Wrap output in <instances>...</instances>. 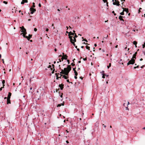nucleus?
I'll use <instances>...</instances> for the list:
<instances>
[{
    "mask_svg": "<svg viewBox=\"0 0 145 145\" xmlns=\"http://www.w3.org/2000/svg\"><path fill=\"white\" fill-rule=\"evenodd\" d=\"M60 97H61V98H62V97H63V93H62L61 95H60Z\"/></svg>",
    "mask_w": 145,
    "mask_h": 145,
    "instance_id": "47",
    "label": "nucleus"
},
{
    "mask_svg": "<svg viewBox=\"0 0 145 145\" xmlns=\"http://www.w3.org/2000/svg\"><path fill=\"white\" fill-rule=\"evenodd\" d=\"M7 104H8L9 103H10V99H7Z\"/></svg>",
    "mask_w": 145,
    "mask_h": 145,
    "instance_id": "15",
    "label": "nucleus"
},
{
    "mask_svg": "<svg viewBox=\"0 0 145 145\" xmlns=\"http://www.w3.org/2000/svg\"><path fill=\"white\" fill-rule=\"evenodd\" d=\"M116 0H115V2H113V4L114 5H116Z\"/></svg>",
    "mask_w": 145,
    "mask_h": 145,
    "instance_id": "27",
    "label": "nucleus"
},
{
    "mask_svg": "<svg viewBox=\"0 0 145 145\" xmlns=\"http://www.w3.org/2000/svg\"><path fill=\"white\" fill-rule=\"evenodd\" d=\"M5 80H3L2 82V83L3 84V86L4 85V84H5Z\"/></svg>",
    "mask_w": 145,
    "mask_h": 145,
    "instance_id": "23",
    "label": "nucleus"
},
{
    "mask_svg": "<svg viewBox=\"0 0 145 145\" xmlns=\"http://www.w3.org/2000/svg\"><path fill=\"white\" fill-rule=\"evenodd\" d=\"M125 108L126 110H129V108H128V106H125Z\"/></svg>",
    "mask_w": 145,
    "mask_h": 145,
    "instance_id": "37",
    "label": "nucleus"
},
{
    "mask_svg": "<svg viewBox=\"0 0 145 145\" xmlns=\"http://www.w3.org/2000/svg\"><path fill=\"white\" fill-rule=\"evenodd\" d=\"M135 62V59H131L127 63V65H128L130 64H133Z\"/></svg>",
    "mask_w": 145,
    "mask_h": 145,
    "instance_id": "2",
    "label": "nucleus"
},
{
    "mask_svg": "<svg viewBox=\"0 0 145 145\" xmlns=\"http://www.w3.org/2000/svg\"><path fill=\"white\" fill-rule=\"evenodd\" d=\"M74 35H74V37H73V38H77L78 37V36L76 35V33H75Z\"/></svg>",
    "mask_w": 145,
    "mask_h": 145,
    "instance_id": "25",
    "label": "nucleus"
},
{
    "mask_svg": "<svg viewBox=\"0 0 145 145\" xmlns=\"http://www.w3.org/2000/svg\"><path fill=\"white\" fill-rule=\"evenodd\" d=\"M86 48L87 49H88V50H89L90 47L88 46H86Z\"/></svg>",
    "mask_w": 145,
    "mask_h": 145,
    "instance_id": "24",
    "label": "nucleus"
},
{
    "mask_svg": "<svg viewBox=\"0 0 145 145\" xmlns=\"http://www.w3.org/2000/svg\"><path fill=\"white\" fill-rule=\"evenodd\" d=\"M69 38L70 39V41H71V43H72V44H73V46H75V43H74V42H73L72 41V40H73L72 38H73V37L72 36H69Z\"/></svg>",
    "mask_w": 145,
    "mask_h": 145,
    "instance_id": "3",
    "label": "nucleus"
},
{
    "mask_svg": "<svg viewBox=\"0 0 145 145\" xmlns=\"http://www.w3.org/2000/svg\"><path fill=\"white\" fill-rule=\"evenodd\" d=\"M143 2V1L142 0L141 1V2H140V4H142V3Z\"/></svg>",
    "mask_w": 145,
    "mask_h": 145,
    "instance_id": "50",
    "label": "nucleus"
},
{
    "mask_svg": "<svg viewBox=\"0 0 145 145\" xmlns=\"http://www.w3.org/2000/svg\"><path fill=\"white\" fill-rule=\"evenodd\" d=\"M61 59H62V61H63V59H64V58H63V57H62V58H61Z\"/></svg>",
    "mask_w": 145,
    "mask_h": 145,
    "instance_id": "58",
    "label": "nucleus"
},
{
    "mask_svg": "<svg viewBox=\"0 0 145 145\" xmlns=\"http://www.w3.org/2000/svg\"><path fill=\"white\" fill-rule=\"evenodd\" d=\"M66 27V28H67V30H68V27L67 26Z\"/></svg>",
    "mask_w": 145,
    "mask_h": 145,
    "instance_id": "59",
    "label": "nucleus"
},
{
    "mask_svg": "<svg viewBox=\"0 0 145 145\" xmlns=\"http://www.w3.org/2000/svg\"><path fill=\"white\" fill-rule=\"evenodd\" d=\"M58 75L60 76H57L56 79H58L59 78H61V77H62V75L61 74H59Z\"/></svg>",
    "mask_w": 145,
    "mask_h": 145,
    "instance_id": "14",
    "label": "nucleus"
},
{
    "mask_svg": "<svg viewBox=\"0 0 145 145\" xmlns=\"http://www.w3.org/2000/svg\"><path fill=\"white\" fill-rule=\"evenodd\" d=\"M20 28L21 29V30H22L21 32H22V33H21V35L23 34V36L24 37H25L29 40L30 39V37L29 38L27 36H25V35L27 33L26 29L23 26L20 27Z\"/></svg>",
    "mask_w": 145,
    "mask_h": 145,
    "instance_id": "1",
    "label": "nucleus"
},
{
    "mask_svg": "<svg viewBox=\"0 0 145 145\" xmlns=\"http://www.w3.org/2000/svg\"><path fill=\"white\" fill-rule=\"evenodd\" d=\"M75 46V48H77V46Z\"/></svg>",
    "mask_w": 145,
    "mask_h": 145,
    "instance_id": "64",
    "label": "nucleus"
},
{
    "mask_svg": "<svg viewBox=\"0 0 145 145\" xmlns=\"http://www.w3.org/2000/svg\"><path fill=\"white\" fill-rule=\"evenodd\" d=\"M118 47V45H116V46H115V48H117Z\"/></svg>",
    "mask_w": 145,
    "mask_h": 145,
    "instance_id": "54",
    "label": "nucleus"
},
{
    "mask_svg": "<svg viewBox=\"0 0 145 145\" xmlns=\"http://www.w3.org/2000/svg\"><path fill=\"white\" fill-rule=\"evenodd\" d=\"M145 47V44L144 43V44L142 45V47L143 48H144Z\"/></svg>",
    "mask_w": 145,
    "mask_h": 145,
    "instance_id": "36",
    "label": "nucleus"
},
{
    "mask_svg": "<svg viewBox=\"0 0 145 145\" xmlns=\"http://www.w3.org/2000/svg\"><path fill=\"white\" fill-rule=\"evenodd\" d=\"M61 105L63 106L64 105V103H61Z\"/></svg>",
    "mask_w": 145,
    "mask_h": 145,
    "instance_id": "52",
    "label": "nucleus"
},
{
    "mask_svg": "<svg viewBox=\"0 0 145 145\" xmlns=\"http://www.w3.org/2000/svg\"><path fill=\"white\" fill-rule=\"evenodd\" d=\"M102 78H105V73L102 74Z\"/></svg>",
    "mask_w": 145,
    "mask_h": 145,
    "instance_id": "21",
    "label": "nucleus"
},
{
    "mask_svg": "<svg viewBox=\"0 0 145 145\" xmlns=\"http://www.w3.org/2000/svg\"><path fill=\"white\" fill-rule=\"evenodd\" d=\"M64 71L65 73V74L66 75H68V74H66V72L68 71V70L66 68H64Z\"/></svg>",
    "mask_w": 145,
    "mask_h": 145,
    "instance_id": "6",
    "label": "nucleus"
},
{
    "mask_svg": "<svg viewBox=\"0 0 145 145\" xmlns=\"http://www.w3.org/2000/svg\"><path fill=\"white\" fill-rule=\"evenodd\" d=\"M116 4H117L116 5L117 6H119L120 5V4H119V2L118 1H116Z\"/></svg>",
    "mask_w": 145,
    "mask_h": 145,
    "instance_id": "19",
    "label": "nucleus"
},
{
    "mask_svg": "<svg viewBox=\"0 0 145 145\" xmlns=\"http://www.w3.org/2000/svg\"><path fill=\"white\" fill-rule=\"evenodd\" d=\"M39 6L40 7H41V4L40 3H39Z\"/></svg>",
    "mask_w": 145,
    "mask_h": 145,
    "instance_id": "45",
    "label": "nucleus"
},
{
    "mask_svg": "<svg viewBox=\"0 0 145 145\" xmlns=\"http://www.w3.org/2000/svg\"><path fill=\"white\" fill-rule=\"evenodd\" d=\"M3 3H5V4H7V3H8V2L7 1H3Z\"/></svg>",
    "mask_w": 145,
    "mask_h": 145,
    "instance_id": "26",
    "label": "nucleus"
},
{
    "mask_svg": "<svg viewBox=\"0 0 145 145\" xmlns=\"http://www.w3.org/2000/svg\"><path fill=\"white\" fill-rule=\"evenodd\" d=\"M137 52H136L135 53V54L133 55V57H132V59H134V58L136 59V55H137Z\"/></svg>",
    "mask_w": 145,
    "mask_h": 145,
    "instance_id": "9",
    "label": "nucleus"
},
{
    "mask_svg": "<svg viewBox=\"0 0 145 145\" xmlns=\"http://www.w3.org/2000/svg\"><path fill=\"white\" fill-rule=\"evenodd\" d=\"M74 39H73L72 41H74V42H75L76 41V40L75 38H73Z\"/></svg>",
    "mask_w": 145,
    "mask_h": 145,
    "instance_id": "31",
    "label": "nucleus"
},
{
    "mask_svg": "<svg viewBox=\"0 0 145 145\" xmlns=\"http://www.w3.org/2000/svg\"><path fill=\"white\" fill-rule=\"evenodd\" d=\"M111 66V63H110L109 64V65H108L107 66V67L108 68V69Z\"/></svg>",
    "mask_w": 145,
    "mask_h": 145,
    "instance_id": "22",
    "label": "nucleus"
},
{
    "mask_svg": "<svg viewBox=\"0 0 145 145\" xmlns=\"http://www.w3.org/2000/svg\"><path fill=\"white\" fill-rule=\"evenodd\" d=\"M74 33H72L71 31H70L69 32V36H70V35H72V36H73L74 35Z\"/></svg>",
    "mask_w": 145,
    "mask_h": 145,
    "instance_id": "11",
    "label": "nucleus"
},
{
    "mask_svg": "<svg viewBox=\"0 0 145 145\" xmlns=\"http://www.w3.org/2000/svg\"><path fill=\"white\" fill-rule=\"evenodd\" d=\"M137 44V42L136 41H134L133 42V44L134 45H136Z\"/></svg>",
    "mask_w": 145,
    "mask_h": 145,
    "instance_id": "20",
    "label": "nucleus"
},
{
    "mask_svg": "<svg viewBox=\"0 0 145 145\" xmlns=\"http://www.w3.org/2000/svg\"><path fill=\"white\" fill-rule=\"evenodd\" d=\"M103 125L104 127L105 128H106V125H105L104 124H103Z\"/></svg>",
    "mask_w": 145,
    "mask_h": 145,
    "instance_id": "48",
    "label": "nucleus"
},
{
    "mask_svg": "<svg viewBox=\"0 0 145 145\" xmlns=\"http://www.w3.org/2000/svg\"><path fill=\"white\" fill-rule=\"evenodd\" d=\"M68 70V71L67 72H66V74H68L69 72V71L71 70V67L70 65H68L67 67V68Z\"/></svg>",
    "mask_w": 145,
    "mask_h": 145,
    "instance_id": "5",
    "label": "nucleus"
},
{
    "mask_svg": "<svg viewBox=\"0 0 145 145\" xmlns=\"http://www.w3.org/2000/svg\"><path fill=\"white\" fill-rule=\"evenodd\" d=\"M61 106V104H58L57 105V107H60Z\"/></svg>",
    "mask_w": 145,
    "mask_h": 145,
    "instance_id": "29",
    "label": "nucleus"
},
{
    "mask_svg": "<svg viewBox=\"0 0 145 145\" xmlns=\"http://www.w3.org/2000/svg\"><path fill=\"white\" fill-rule=\"evenodd\" d=\"M65 74L64 72V70L62 69L61 70V71L60 72V74Z\"/></svg>",
    "mask_w": 145,
    "mask_h": 145,
    "instance_id": "16",
    "label": "nucleus"
},
{
    "mask_svg": "<svg viewBox=\"0 0 145 145\" xmlns=\"http://www.w3.org/2000/svg\"><path fill=\"white\" fill-rule=\"evenodd\" d=\"M62 78H64L65 79H67L68 78V75H63L62 76Z\"/></svg>",
    "mask_w": 145,
    "mask_h": 145,
    "instance_id": "10",
    "label": "nucleus"
},
{
    "mask_svg": "<svg viewBox=\"0 0 145 145\" xmlns=\"http://www.w3.org/2000/svg\"><path fill=\"white\" fill-rule=\"evenodd\" d=\"M49 30V29L48 28L46 29V31H48Z\"/></svg>",
    "mask_w": 145,
    "mask_h": 145,
    "instance_id": "41",
    "label": "nucleus"
},
{
    "mask_svg": "<svg viewBox=\"0 0 145 145\" xmlns=\"http://www.w3.org/2000/svg\"><path fill=\"white\" fill-rule=\"evenodd\" d=\"M139 65H137V67H134V69H136V68H138V67H139Z\"/></svg>",
    "mask_w": 145,
    "mask_h": 145,
    "instance_id": "32",
    "label": "nucleus"
},
{
    "mask_svg": "<svg viewBox=\"0 0 145 145\" xmlns=\"http://www.w3.org/2000/svg\"><path fill=\"white\" fill-rule=\"evenodd\" d=\"M101 73H102V74L104 73V71H103L101 72Z\"/></svg>",
    "mask_w": 145,
    "mask_h": 145,
    "instance_id": "42",
    "label": "nucleus"
},
{
    "mask_svg": "<svg viewBox=\"0 0 145 145\" xmlns=\"http://www.w3.org/2000/svg\"><path fill=\"white\" fill-rule=\"evenodd\" d=\"M28 0H25V1H24V0H22V1L21 2V4H23L24 3H27L28 2L27 1Z\"/></svg>",
    "mask_w": 145,
    "mask_h": 145,
    "instance_id": "12",
    "label": "nucleus"
},
{
    "mask_svg": "<svg viewBox=\"0 0 145 145\" xmlns=\"http://www.w3.org/2000/svg\"><path fill=\"white\" fill-rule=\"evenodd\" d=\"M66 142L67 143H69V142H68V140H66Z\"/></svg>",
    "mask_w": 145,
    "mask_h": 145,
    "instance_id": "51",
    "label": "nucleus"
},
{
    "mask_svg": "<svg viewBox=\"0 0 145 145\" xmlns=\"http://www.w3.org/2000/svg\"><path fill=\"white\" fill-rule=\"evenodd\" d=\"M35 3H33V8H35Z\"/></svg>",
    "mask_w": 145,
    "mask_h": 145,
    "instance_id": "30",
    "label": "nucleus"
},
{
    "mask_svg": "<svg viewBox=\"0 0 145 145\" xmlns=\"http://www.w3.org/2000/svg\"><path fill=\"white\" fill-rule=\"evenodd\" d=\"M123 17L121 16H119V19L120 20H121V21H124V20H123Z\"/></svg>",
    "mask_w": 145,
    "mask_h": 145,
    "instance_id": "13",
    "label": "nucleus"
},
{
    "mask_svg": "<svg viewBox=\"0 0 145 145\" xmlns=\"http://www.w3.org/2000/svg\"><path fill=\"white\" fill-rule=\"evenodd\" d=\"M120 14L121 15H123L124 14V12H121L120 13Z\"/></svg>",
    "mask_w": 145,
    "mask_h": 145,
    "instance_id": "33",
    "label": "nucleus"
},
{
    "mask_svg": "<svg viewBox=\"0 0 145 145\" xmlns=\"http://www.w3.org/2000/svg\"><path fill=\"white\" fill-rule=\"evenodd\" d=\"M83 59L84 61H86L87 60V58H83Z\"/></svg>",
    "mask_w": 145,
    "mask_h": 145,
    "instance_id": "40",
    "label": "nucleus"
},
{
    "mask_svg": "<svg viewBox=\"0 0 145 145\" xmlns=\"http://www.w3.org/2000/svg\"><path fill=\"white\" fill-rule=\"evenodd\" d=\"M127 47H125V48H124V49H125V50H127Z\"/></svg>",
    "mask_w": 145,
    "mask_h": 145,
    "instance_id": "43",
    "label": "nucleus"
},
{
    "mask_svg": "<svg viewBox=\"0 0 145 145\" xmlns=\"http://www.w3.org/2000/svg\"><path fill=\"white\" fill-rule=\"evenodd\" d=\"M64 85L63 84H59V87L60 88V89L61 90H62L63 88Z\"/></svg>",
    "mask_w": 145,
    "mask_h": 145,
    "instance_id": "8",
    "label": "nucleus"
},
{
    "mask_svg": "<svg viewBox=\"0 0 145 145\" xmlns=\"http://www.w3.org/2000/svg\"><path fill=\"white\" fill-rule=\"evenodd\" d=\"M5 86V85H4L3 86V87H1V88H0V91H1L2 90V89L3 88H4V86Z\"/></svg>",
    "mask_w": 145,
    "mask_h": 145,
    "instance_id": "28",
    "label": "nucleus"
},
{
    "mask_svg": "<svg viewBox=\"0 0 145 145\" xmlns=\"http://www.w3.org/2000/svg\"><path fill=\"white\" fill-rule=\"evenodd\" d=\"M67 82H69V83H70V82H69V80H67Z\"/></svg>",
    "mask_w": 145,
    "mask_h": 145,
    "instance_id": "44",
    "label": "nucleus"
},
{
    "mask_svg": "<svg viewBox=\"0 0 145 145\" xmlns=\"http://www.w3.org/2000/svg\"><path fill=\"white\" fill-rule=\"evenodd\" d=\"M54 50L55 52H56L57 51V49L56 48H55L54 49Z\"/></svg>",
    "mask_w": 145,
    "mask_h": 145,
    "instance_id": "56",
    "label": "nucleus"
},
{
    "mask_svg": "<svg viewBox=\"0 0 145 145\" xmlns=\"http://www.w3.org/2000/svg\"><path fill=\"white\" fill-rule=\"evenodd\" d=\"M37 30V29L36 28H35L34 29V31H36Z\"/></svg>",
    "mask_w": 145,
    "mask_h": 145,
    "instance_id": "39",
    "label": "nucleus"
},
{
    "mask_svg": "<svg viewBox=\"0 0 145 145\" xmlns=\"http://www.w3.org/2000/svg\"><path fill=\"white\" fill-rule=\"evenodd\" d=\"M59 62H61V60H60V59H59Z\"/></svg>",
    "mask_w": 145,
    "mask_h": 145,
    "instance_id": "61",
    "label": "nucleus"
},
{
    "mask_svg": "<svg viewBox=\"0 0 145 145\" xmlns=\"http://www.w3.org/2000/svg\"><path fill=\"white\" fill-rule=\"evenodd\" d=\"M11 95V93H10V92H9L8 95V97H7V99H10Z\"/></svg>",
    "mask_w": 145,
    "mask_h": 145,
    "instance_id": "7",
    "label": "nucleus"
},
{
    "mask_svg": "<svg viewBox=\"0 0 145 145\" xmlns=\"http://www.w3.org/2000/svg\"><path fill=\"white\" fill-rule=\"evenodd\" d=\"M129 102H128V104H127V106H128V105H129Z\"/></svg>",
    "mask_w": 145,
    "mask_h": 145,
    "instance_id": "57",
    "label": "nucleus"
},
{
    "mask_svg": "<svg viewBox=\"0 0 145 145\" xmlns=\"http://www.w3.org/2000/svg\"><path fill=\"white\" fill-rule=\"evenodd\" d=\"M77 50L78 51H80V49L79 48H77Z\"/></svg>",
    "mask_w": 145,
    "mask_h": 145,
    "instance_id": "53",
    "label": "nucleus"
},
{
    "mask_svg": "<svg viewBox=\"0 0 145 145\" xmlns=\"http://www.w3.org/2000/svg\"><path fill=\"white\" fill-rule=\"evenodd\" d=\"M64 59H67V55H64Z\"/></svg>",
    "mask_w": 145,
    "mask_h": 145,
    "instance_id": "18",
    "label": "nucleus"
},
{
    "mask_svg": "<svg viewBox=\"0 0 145 145\" xmlns=\"http://www.w3.org/2000/svg\"><path fill=\"white\" fill-rule=\"evenodd\" d=\"M142 60H143V59L142 58L140 59V60L141 61H142Z\"/></svg>",
    "mask_w": 145,
    "mask_h": 145,
    "instance_id": "60",
    "label": "nucleus"
},
{
    "mask_svg": "<svg viewBox=\"0 0 145 145\" xmlns=\"http://www.w3.org/2000/svg\"><path fill=\"white\" fill-rule=\"evenodd\" d=\"M81 61H78V63H81Z\"/></svg>",
    "mask_w": 145,
    "mask_h": 145,
    "instance_id": "55",
    "label": "nucleus"
},
{
    "mask_svg": "<svg viewBox=\"0 0 145 145\" xmlns=\"http://www.w3.org/2000/svg\"><path fill=\"white\" fill-rule=\"evenodd\" d=\"M73 70L74 71V73H75V75L76 76H77L78 75L77 72H76V71L75 70H74V69H73Z\"/></svg>",
    "mask_w": 145,
    "mask_h": 145,
    "instance_id": "17",
    "label": "nucleus"
},
{
    "mask_svg": "<svg viewBox=\"0 0 145 145\" xmlns=\"http://www.w3.org/2000/svg\"><path fill=\"white\" fill-rule=\"evenodd\" d=\"M129 48H128L127 50V51H129Z\"/></svg>",
    "mask_w": 145,
    "mask_h": 145,
    "instance_id": "62",
    "label": "nucleus"
},
{
    "mask_svg": "<svg viewBox=\"0 0 145 145\" xmlns=\"http://www.w3.org/2000/svg\"><path fill=\"white\" fill-rule=\"evenodd\" d=\"M30 10L31 11V14H33L36 11V9L33 8H30Z\"/></svg>",
    "mask_w": 145,
    "mask_h": 145,
    "instance_id": "4",
    "label": "nucleus"
},
{
    "mask_svg": "<svg viewBox=\"0 0 145 145\" xmlns=\"http://www.w3.org/2000/svg\"><path fill=\"white\" fill-rule=\"evenodd\" d=\"M104 3H105L107 2V0H103Z\"/></svg>",
    "mask_w": 145,
    "mask_h": 145,
    "instance_id": "38",
    "label": "nucleus"
},
{
    "mask_svg": "<svg viewBox=\"0 0 145 145\" xmlns=\"http://www.w3.org/2000/svg\"><path fill=\"white\" fill-rule=\"evenodd\" d=\"M94 46H97V44H94Z\"/></svg>",
    "mask_w": 145,
    "mask_h": 145,
    "instance_id": "63",
    "label": "nucleus"
},
{
    "mask_svg": "<svg viewBox=\"0 0 145 145\" xmlns=\"http://www.w3.org/2000/svg\"><path fill=\"white\" fill-rule=\"evenodd\" d=\"M74 78L75 79H76L77 78V77L76 76H74Z\"/></svg>",
    "mask_w": 145,
    "mask_h": 145,
    "instance_id": "46",
    "label": "nucleus"
},
{
    "mask_svg": "<svg viewBox=\"0 0 145 145\" xmlns=\"http://www.w3.org/2000/svg\"><path fill=\"white\" fill-rule=\"evenodd\" d=\"M123 106H125V103H124L123 104Z\"/></svg>",
    "mask_w": 145,
    "mask_h": 145,
    "instance_id": "49",
    "label": "nucleus"
},
{
    "mask_svg": "<svg viewBox=\"0 0 145 145\" xmlns=\"http://www.w3.org/2000/svg\"><path fill=\"white\" fill-rule=\"evenodd\" d=\"M31 36H32V35H31L29 34V37H28L29 38L30 37V38H31Z\"/></svg>",
    "mask_w": 145,
    "mask_h": 145,
    "instance_id": "34",
    "label": "nucleus"
},
{
    "mask_svg": "<svg viewBox=\"0 0 145 145\" xmlns=\"http://www.w3.org/2000/svg\"><path fill=\"white\" fill-rule=\"evenodd\" d=\"M124 10L127 12L128 10L127 9L125 8L124 9Z\"/></svg>",
    "mask_w": 145,
    "mask_h": 145,
    "instance_id": "35",
    "label": "nucleus"
}]
</instances>
